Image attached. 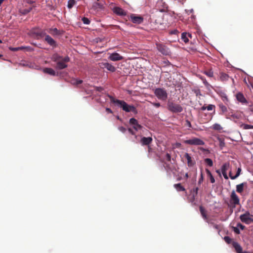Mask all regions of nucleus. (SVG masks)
Returning a JSON list of instances; mask_svg holds the SVG:
<instances>
[{
    "instance_id": "nucleus-1",
    "label": "nucleus",
    "mask_w": 253,
    "mask_h": 253,
    "mask_svg": "<svg viewBox=\"0 0 253 253\" xmlns=\"http://www.w3.org/2000/svg\"><path fill=\"white\" fill-rule=\"evenodd\" d=\"M112 103L121 108L126 112H131L134 114H136L137 112L136 108L133 105H128L124 100L116 99L112 97Z\"/></svg>"
},
{
    "instance_id": "nucleus-2",
    "label": "nucleus",
    "mask_w": 253,
    "mask_h": 253,
    "mask_svg": "<svg viewBox=\"0 0 253 253\" xmlns=\"http://www.w3.org/2000/svg\"><path fill=\"white\" fill-rule=\"evenodd\" d=\"M29 35L31 37L39 40L42 38L44 36L45 33L42 32L39 28H35L29 31Z\"/></svg>"
},
{
    "instance_id": "nucleus-3",
    "label": "nucleus",
    "mask_w": 253,
    "mask_h": 253,
    "mask_svg": "<svg viewBox=\"0 0 253 253\" xmlns=\"http://www.w3.org/2000/svg\"><path fill=\"white\" fill-rule=\"evenodd\" d=\"M154 93L160 100L165 101L168 98V93L164 88H157L155 89Z\"/></svg>"
},
{
    "instance_id": "nucleus-4",
    "label": "nucleus",
    "mask_w": 253,
    "mask_h": 253,
    "mask_svg": "<svg viewBox=\"0 0 253 253\" xmlns=\"http://www.w3.org/2000/svg\"><path fill=\"white\" fill-rule=\"evenodd\" d=\"M183 143L186 144L196 146L204 145L205 144L203 140L197 137H192L190 139L184 140Z\"/></svg>"
},
{
    "instance_id": "nucleus-5",
    "label": "nucleus",
    "mask_w": 253,
    "mask_h": 253,
    "mask_svg": "<svg viewBox=\"0 0 253 253\" xmlns=\"http://www.w3.org/2000/svg\"><path fill=\"white\" fill-rule=\"evenodd\" d=\"M168 107L169 110L172 113H180L183 111L182 107L179 104H175L173 102H169Z\"/></svg>"
},
{
    "instance_id": "nucleus-6",
    "label": "nucleus",
    "mask_w": 253,
    "mask_h": 253,
    "mask_svg": "<svg viewBox=\"0 0 253 253\" xmlns=\"http://www.w3.org/2000/svg\"><path fill=\"white\" fill-rule=\"evenodd\" d=\"M70 61V58L67 56L56 63V68L59 70H62L67 67V63Z\"/></svg>"
},
{
    "instance_id": "nucleus-7",
    "label": "nucleus",
    "mask_w": 253,
    "mask_h": 253,
    "mask_svg": "<svg viewBox=\"0 0 253 253\" xmlns=\"http://www.w3.org/2000/svg\"><path fill=\"white\" fill-rule=\"evenodd\" d=\"M250 216V212L249 211H247L245 213L240 215V219L243 222L249 224L253 222V219Z\"/></svg>"
},
{
    "instance_id": "nucleus-8",
    "label": "nucleus",
    "mask_w": 253,
    "mask_h": 253,
    "mask_svg": "<svg viewBox=\"0 0 253 253\" xmlns=\"http://www.w3.org/2000/svg\"><path fill=\"white\" fill-rule=\"evenodd\" d=\"M129 19L135 24H140L143 22V17L137 15L135 14H131L129 16Z\"/></svg>"
},
{
    "instance_id": "nucleus-9",
    "label": "nucleus",
    "mask_w": 253,
    "mask_h": 253,
    "mask_svg": "<svg viewBox=\"0 0 253 253\" xmlns=\"http://www.w3.org/2000/svg\"><path fill=\"white\" fill-rule=\"evenodd\" d=\"M45 39L44 41L51 46L54 48L57 46V44L56 42V41L49 35H46L45 33L44 36Z\"/></svg>"
},
{
    "instance_id": "nucleus-10",
    "label": "nucleus",
    "mask_w": 253,
    "mask_h": 253,
    "mask_svg": "<svg viewBox=\"0 0 253 253\" xmlns=\"http://www.w3.org/2000/svg\"><path fill=\"white\" fill-rule=\"evenodd\" d=\"M157 48L163 55H167L169 54V49L165 45L161 43L156 44Z\"/></svg>"
},
{
    "instance_id": "nucleus-11",
    "label": "nucleus",
    "mask_w": 253,
    "mask_h": 253,
    "mask_svg": "<svg viewBox=\"0 0 253 253\" xmlns=\"http://www.w3.org/2000/svg\"><path fill=\"white\" fill-rule=\"evenodd\" d=\"M47 32L53 36L62 35L64 32L63 31L59 30L56 28H49L47 30Z\"/></svg>"
},
{
    "instance_id": "nucleus-12",
    "label": "nucleus",
    "mask_w": 253,
    "mask_h": 253,
    "mask_svg": "<svg viewBox=\"0 0 253 253\" xmlns=\"http://www.w3.org/2000/svg\"><path fill=\"white\" fill-rule=\"evenodd\" d=\"M198 191H186V194L189 201L193 202L195 200V196L197 195Z\"/></svg>"
},
{
    "instance_id": "nucleus-13",
    "label": "nucleus",
    "mask_w": 253,
    "mask_h": 253,
    "mask_svg": "<svg viewBox=\"0 0 253 253\" xmlns=\"http://www.w3.org/2000/svg\"><path fill=\"white\" fill-rule=\"evenodd\" d=\"M237 100L243 104H247L248 103L247 100L245 98L243 94L241 92H238L236 95Z\"/></svg>"
},
{
    "instance_id": "nucleus-14",
    "label": "nucleus",
    "mask_w": 253,
    "mask_h": 253,
    "mask_svg": "<svg viewBox=\"0 0 253 253\" xmlns=\"http://www.w3.org/2000/svg\"><path fill=\"white\" fill-rule=\"evenodd\" d=\"M113 12L119 16H125L126 15V11L122 8L115 7L113 8Z\"/></svg>"
},
{
    "instance_id": "nucleus-15",
    "label": "nucleus",
    "mask_w": 253,
    "mask_h": 253,
    "mask_svg": "<svg viewBox=\"0 0 253 253\" xmlns=\"http://www.w3.org/2000/svg\"><path fill=\"white\" fill-rule=\"evenodd\" d=\"M184 157L187 160V165L188 167H192L195 164V162L192 160L191 157L188 153H186Z\"/></svg>"
},
{
    "instance_id": "nucleus-16",
    "label": "nucleus",
    "mask_w": 253,
    "mask_h": 253,
    "mask_svg": "<svg viewBox=\"0 0 253 253\" xmlns=\"http://www.w3.org/2000/svg\"><path fill=\"white\" fill-rule=\"evenodd\" d=\"M152 141V138L151 137H143L140 140V142L142 145H148L151 143Z\"/></svg>"
},
{
    "instance_id": "nucleus-17",
    "label": "nucleus",
    "mask_w": 253,
    "mask_h": 253,
    "mask_svg": "<svg viewBox=\"0 0 253 253\" xmlns=\"http://www.w3.org/2000/svg\"><path fill=\"white\" fill-rule=\"evenodd\" d=\"M231 203L234 205L239 204V199L235 194L234 191H233L231 196Z\"/></svg>"
},
{
    "instance_id": "nucleus-18",
    "label": "nucleus",
    "mask_w": 253,
    "mask_h": 253,
    "mask_svg": "<svg viewBox=\"0 0 253 253\" xmlns=\"http://www.w3.org/2000/svg\"><path fill=\"white\" fill-rule=\"evenodd\" d=\"M232 245L233 247L235 248L237 253H242L244 252L242 251V248L237 242H233Z\"/></svg>"
},
{
    "instance_id": "nucleus-19",
    "label": "nucleus",
    "mask_w": 253,
    "mask_h": 253,
    "mask_svg": "<svg viewBox=\"0 0 253 253\" xmlns=\"http://www.w3.org/2000/svg\"><path fill=\"white\" fill-rule=\"evenodd\" d=\"M123 59L122 56L116 52L112 53V61H119Z\"/></svg>"
},
{
    "instance_id": "nucleus-20",
    "label": "nucleus",
    "mask_w": 253,
    "mask_h": 253,
    "mask_svg": "<svg viewBox=\"0 0 253 253\" xmlns=\"http://www.w3.org/2000/svg\"><path fill=\"white\" fill-rule=\"evenodd\" d=\"M43 71L44 73L48 74L49 75H52V76H55L56 73L55 71L52 69V68H45L43 69Z\"/></svg>"
},
{
    "instance_id": "nucleus-21",
    "label": "nucleus",
    "mask_w": 253,
    "mask_h": 253,
    "mask_svg": "<svg viewBox=\"0 0 253 253\" xmlns=\"http://www.w3.org/2000/svg\"><path fill=\"white\" fill-rule=\"evenodd\" d=\"M230 164L229 162H226L223 164L221 168V172H227V171L230 168Z\"/></svg>"
},
{
    "instance_id": "nucleus-22",
    "label": "nucleus",
    "mask_w": 253,
    "mask_h": 253,
    "mask_svg": "<svg viewBox=\"0 0 253 253\" xmlns=\"http://www.w3.org/2000/svg\"><path fill=\"white\" fill-rule=\"evenodd\" d=\"M206 171L207 174L208 178L210 180L211 183H213L215 182V179L211 173L208 169H206Z\"/></svg>"
},
{
    "instance_id": "nucleus-23",
    "label": "nucleus",
    "mask_w": 253,
    "mask_h": 253,
    "mask_svg": "<svg viewBox=\"0 0 253 253\" xmlns=\"http://www.w3.org/2000/svg\"><path fill=\"white\" fill-rule=\"evenodd\" d=\"M63 58V57L60 56L59 54L57 53H55L52 56V60L53 61L57 63L58 61H59Z\"/></svg>"
},
{
    "instance_id": "nucleus-24",
    "label": "nucleus",
    "mask_w": 253,
    "mask_h": 253,
    "mask_svg": "<svg viewBox=\"0 0 253 253\" xmlns=\"http://www.w3.org/2000/svg\"><path fill=\"white\" fill-rule=\"evenodd\" d=\"M188 36L189 37H191V35L190 34H187L186 33H183L182 34H181V39L183 40V41L185 42V43H187L189 41V40L187 38V36Z\"/></svg>"
},
{
    "instance_id": "nucleus-25",
    "label": "nucleus",
    "mask_w": 253,
    "mask_h": 253,
    "mask_svg": "<svg viewBox=\"0 0 253 253\" xmlns=\"http://www.w3.org/2000/svg\"><path fill=\"white\" fill-rule=\"evenodd\" d=\"M220 79L221 81H226L228 80L229 76L224 73H220Z\"/></svg>"
},
{
    "instance_id": "nucleus-26",
    "label": "nucleus",
    "mask_w": 253,
    "mask_h": 253,
    "mask_svg": "<svg viewBox=\"0 0 253 253\" xmlns=\"http://www.w3.org/2000/svg\"><path fill=\"white\" fill-rule=\"evenodd\" d=\"M199 209H200V212H201L203 217L205 219H207L208 218H207V215L206 213V211L205 210L204 208L202 206H200Z\"/></svg>"
},
{
    "instance_id": "nucleus-27",
    "label": "nucleus",
    "mask_w": 253,
    "mask_h": 253,
    "mask_svg": "<svg viewBox=\"0 0 253 253\" xmlns=\"http://www.w3.org/2000/svg\"><path fill=\"white\" fill-rule=\"evenodd\" d=\"M211 128L215 130L218 131H220L222 129V127L218 124H213L211 126Z\"/></svg>"
},
{
    "instance_id": "nucleus-28",
    "label": "nucleus",
    "mask_w": 253,
    "mask_h": 253,
    "mask_svg": "<svg viewBox=\"0 0 253 253\" xmlns=\"http://www.w3.org/2000/svg\"><path fill=\"white\" fill-rule=\"evenodd\" d=\"M164 166L168 172L172 171L173 170V169L170 167V164H169L165 163L164 164Z\"/></svg>"
},
{
    "instance_id": "nucleus-29",
    "label": "nucleus",
    "mask_w": 253,
    "mask_h": 253,
    "mask_svg": "<svg viewBox=\"0 0 253 253\" xmlns=\"http://www.w3.org/2000/svg\"><path fill=\"white\" fill-rule=\"evenodd\" d=\"M75 4H76L75 0H69V1L68 2L67 7H68V8L71 9L73 7V6Z\"/></svg>"
},
{
    "instance_id": "nucleus-30",
    "label": "nucleus",
    "mask_w": 253,
    "mask_h": 253,
    "mask_svg": "<svg viewBox=\"0 0 253 253\" xmlns=\"http://www.w3.org/2000/svg\"><path fill=\"white\" fill-rule=\"evenodd\" d=\"M25 47L24 46H21V47H9V49L10 50L12 51H17L18 50H21L25 49Z\"/></svg>"
},
{
    "instance_id": "nucleus-31",
    "label": "nucleus",
    "mask_w": 253,
    "mask_h": 253,
    "mask_svg": "<svg viewBox=\"0 0 253 253\" xmlns=\"http://www.w3.org/2000/svg\"><path fill=\"white\" fill-rule=\"evenodd\" d=\"M34 7L33 6H32V7H30L28 8H25V9H22L21 10V12L23 14H28L29 12H30L32 9H33V7Z\"/></svg>"
},
{
    "instance_id": "nucleus-32",
    "label": "nucleus",
    "mask_w": 253,
    "mask_h": 253,
    "mask_svg": "<svg viewBox=\"0 0 253 253\" xmlns=\"http://www.w3.org/2000/svg\"><path fill=\"white\" fill-rule=\"evenodd\" d=\"M219 107L223 113H224L227 111V107L222 104H219Z\"/></svg>"
},
{
    "instance_id": "nucleus-33",
    "label": "nucleus",
    "mask_w": 253,
    "mask_h": 253,
    "mask_svg": "<svg viewBox=\"0 0 253 253\" xmlns=\"http://www.w3.org/2000/svg\"><path fill=\"white\" fill-rule=\"evenodd\" d=\"M205 162L210 167L213 166V162L211 159L210 158H206L205 159Z\"/></svg>"
},
{
    "instance_id": "nucleus-34",
    "label": "nucleus",
    "mask_w": 253,
    "mask_h": 253,
    "mask_svg": "<svg viewBox=\"0 0 253 253\" xmlns=\"http://www.w3.org/2000/svg\"><path fill=\"white\" fill-rule=\"evenodd\" d=\"M246 183H242L240 184H238L236 186V190H243L245 188V185H246Z\"/></svg>"
},
{
    "instance_id": "nucleus-35",
    "label": "nucleus",
    "mask_w": 253,
    "mask_h": 253,
    "mask_svg": "<svg viewBox=\"0 0 253 253\" xmlns=\"http://www.w3.org/2000/svg\"><path fill=\"white\" fill-rule=\"evenodd\" d=\"M219 140V145L220 147L222 149L223 147L225 146V142L223 139L221 138H218Z\"/></svg>"
},
{
    "instance_id": "nucleus-36",
    "label": "nucleus",
    "mask_w": 253,
    "mask_h": 253,
    "mask_svg": "<svg viewBox=\"0 0 253 253\" xmlns=\"http://www.w3.org/2000/svg\"><path fill=\"white\" fill-rule=\"evenodd\" d=\"M174 187L178 190H185L180 183L175 184Z\"/></svg>"
},
{
    "instance_id": "nucleus-37",
    "label": "nucleus",
    "mask_w": 253,
    "mask_h": 253,
    "mask_svg": "<svg viewBox=\"0 0 253 253\" xmlns=\"http://www.w3.org/2000/svg\"><path fill=\"white\" fill-rule=\"evenodd\" d=\"M137 122H138L137 120L134 118H131L129 120V124L133 126H134V125H136Z\"/></svg>"
},
{
    "instance_id": "nucleus-38",
    "label": "nucleus",
    "mask_w": 253,
    "mask_h": 253,
    "mask_svg": "<svg viewBox=\"0 0 253 253\" xmlns=\"http://www.w3.org/2000/svg\"><path fill=\"white\" fill-rule=\"evenodd\" d=\"M82 83H83L82 80L75 79L73 81L72 84H74L78 85V84H81Z\"/></svg>"
},
{
    "instance_id": "nucleus-39",
    "label": "nucleus",
    "mask_w": 253,
    "mask_h": 253,
    "mask_svg": "<svg viewBox=\"0 0 253 253\" xmlns=\"http://www.w3.org/2000/svg\"><path fill=\"white\" fill-rule=\"evenodd\" d=\"M241 171V169L240 168H239L237 169V171L236 175L234 176V177H232V179H235L237 177H238L239 176V175L240 174Z\"/></svg>"
},
{
    "instance_id": "nucleus-40",
    "label": "nucleus",
    "mask_w": 253,
    "mask_h": 253,
    "mask_svg": "<svg viewBox=\"0 0 253 253\" xmlns=\"http://www.w3.org/2000/svg\"><path fill=\"white\" fill-rule=\"evenodd\" d=\"M82 20L84 24H89L90 22L87 18L84 17L82 18Z\"/></svg>"
},
{
    "instance_id": "nucleus-41",
    "label": "nucleus",
    "mask_w": 253,
    "mask_h": 253,
    "mask_svg": "<svg viewBox=\"0 0 253 253\" xmlns=\"http://www.w3.org/2000/svg\"><path fill=\"white\" fill-rule=\"evenodd\" d=\"M200 78L203 81L204 84L206 86H208L209 85V84L208 83V82L207 81L206 79L204 77H203L202 76H200Z\"/></svg>"
},
{
    "instance_id": "nucleus-42",
    "label": "nucleus",
    "mask_w": 253,
    "mask_h": 253,
    "mask_svg": "<svg viewBox=\"0 0 253 253\" xmlns=\"http://www.w3.org/2000/svg\"><path fill=\"white\" fill-rule=\"evenodd\" d=\"M133 127L135 130H138L140 129L142 127V126H141V125L138 124L137 122L136 125H134L133 126Z\"/></svg>"
},
{
    "instance_id": "nucleus-43",
    "label": "nucleus",
    "mask_w": 253,
    "mask_h": 253,
    "mask_svg": "<svg viewBox=\"0 0 253 253\" xmlns=\"http://www.w3.org/2000/svg\"><path fill=\"white\" fill-rule=\"evenodd\" d=\"M215 108V105H212V104H210L208 106H207V109L208 111L212 110L213 109H214Z\"/></svg>"
},
{
    "instance_id": "nucleus-44",
    "label": "nucleus",
    "mask_w": 253,
    "mask_h": 253,
    "mask_svg": "<svg viewBox=\"0 0 253 253\" xmlns=\"http://www.w3.org/2000/svg\"><path fill=\"white\" fill-rule=\"evenodd\" d=\"M224 240L227 244H230L232 242V239L228 236L224 237Z\"/></svg>"
},
{
    "instance_id": "nucleus-45",
    "label": "nucleus",
    "mask_w": 253,
    "mask_h": 253,
    "mask_svg": "<svg viewBox=\"0 0 253 253\" xmlns=\"http://www.w3.org/2000/svg\"><path fill=\"white\" fill-rule=\"evenodd\" d=\"M205 74L209 77H212L213 76V72L211 71H206L205 72Z\"/></svg>"
},
{
    "instance_id": "nucleus-46",
    "label": "nucleus",
    "mask_w": 253,
    "mask_h": 253,
    "mask_svg": "<svg viewBox=\"0 0 253 253\" xmlns=\"http://www.w3.org/2000/svg\"><path fill=\"white\" fill-rule=\"evenodd\" d=\"M233 231H234L235 233H236L237 234H239L240 233V231L237 227H234Z\"/></svg>"
},
{
    "instance_id": "nucleus-47",
    "label": "nucleus",
    "mask_w": 253,
    "mask_h": 253,
    "mask_svg": "<svg viewBox=\"0 0 253 253\" xmlns=\"http://www.w3.org/2000/svg\"><path fill=\"white\" fill-rule=\"evenodd\" d=\"M237 227L238 228V227L240 228L242 230H244L245 228V226L244 225H243V224H242L241 223H238L237 224Z\"/></svg>"
},
{
    "instance_id": "nucleus-48",
    "label": "nucleus",
    "mask_w": 253,
    "mask_h": 253,
    "mask_svg": "<svg viewBox=\"0 0 253 253\" xmlns=\"http://www.w3.org/2000/svg\"><path fill=\"white\" fill-rule=\"evenodd\" d=\"M166 159L168 162H170L171 161V156L169 154L167 153L166 155Z\"/></svg>"
},
{
    "instance_id": "nucleus-49",
    "label": "nucleus",
    "mask_w": 253,
    "mask_h": 253,
    "mask_svg": "<svg viewBox=\"0 0 253 253\" xmlns=\"http://www.w3.org/2000/svg\"><path fill=\"white\" fill-rule=\"evenodd\" d=\"M193 9H189V10H187V9H186L185 10V12L186 13L188 14V15H189L190 14H192L193 12Z\"/></svg>"
},
{
    "instance_id": "nucleus-50",
    "label": "nucleus",
    "mask_w": 253,
    "mask_h": 253,
    "mask_svg": "<svg viewBox=\"0 0 253 253\" xmlns=\"http://www.w3.org/2000/svg\"><path fill=\"white\" fill-rule=\"evenodd\" d=\"M185 125L186 126H188L189 127H192V126H191V123L188 120H186V124Z\"/></svg>"
},
{
    "instance_id": "nucleus-51",
    "label": "nucleus",
    "mask_w": 253,
    "mask_h": 253,
    "mask_svg": "<svg viewBox=\"0 0 253 253\" xmlns=\"http://www.w3.org/2000/svg\"><path fill=\"white\" fill-rule=\"evenodd\" d=\"M222 100L226 102H228V99L227 98V97L226 96H223L222 97Z\"/></svg>"
},
{
    "instance_id": "nucleus-52",
    "label": "nucleus",
    "mask_w": 253,
    "mask_h": 253,
    "mask_svg": "<svg viewBox=\"0 0 253 253\" xmlns=\"http://www.w3.org/2000/svg\"><path fill=\"white\" fill-rule=\"evenodd\" d=\"M152 104L157 108H159L161 106L160 103H153Z\"/></svg>"
},
{
    "instance_id": "nucleus-53",
    "label": "nucleus",
    "mask_w": 253,
    "mask_h": 253,
    "mask_svg": "<svg viewBox=\"0 0 253 253\" xmlns=\"http://www.w3.org/2000/svg\"><path fill=\"white\" fill-rule=\"evenodd\" d=\"M221 173L223 174V176L225 179H228V177L227 176V172H221Z\"/></svg>"
},
{
    "instance_id": "nucleus-54",
    "label": "nucleus",
    "mask_w": 253,
    "mask_h": 253,
    "mask_svg": "<svg viewBox=\"0 0 253 253\" xmlns=\"http://www.w3.org/2000/svg\"><path fill=\"white\" fill-rule=\"evenodd\" d=\"M195 93L196 96L202 95L200 90H196L195 91Z\"/></svg>"
},
{
    "instance_id": "nucleus-55",
    "label": "nucleus",
    "mask_w": 253,
    "mask_h": 253,
    "mask_svg": "<svg viewBox=\"0 0 253 253\" xmlns=\"http://www.w3.org/2000/svg\"><path fill=\"white\" fill-rule=\"evenodd\" d=\"M106 67L108 70L111 71V65L109 63H107Z\"/></svg>"
},
{
    "instance_id": "nucleus-56",
    "label": "nucleus",
    "mask_w": 253,
    "mask_h": 253,
    "mask_svg": "<svg viewBox=\"0 0 253 253\" xmlns=\"http://www.w3.org/2000/svg\"><path fill=\"white\" fill-rule=\"evenodd\" d=\"M216 172L220 176H221V171L220 169H217L216 170Z\"/></svg>"
},
{
    "instance_id": "nucleus-57",
    "label": "nucleus",
    "mask_w": 253,
    "mask_h": 253,
    "mask_svg": "<svg viewBox=\"0 0 253 253\" xmlns=\"http://www.w3.org/2000/svg\"><path fill=\"white\" fill-rule=\"evenodd\" d=\"M128 131L132 135H134V132H133V131L132 130V129L130 128H128Z\"/></svg>"
},
{
    "instance_id": "nucleus-58",
    "label": "nucleus",
    "mask_w": 253,
    "mask_h": 253,
    "mask_svg": "<svg viewBox=\"0 0 253 253\" xmlns=\"http://www.w3.org/2000/svg\"><path fill=\"white\" fill-rule=\"evenodd\" d=\"M27 2L28 3H29L30 4H33L35 2V1L31 0H27Z\"/></svg>"
},
{
    "instance_id": "nucleus-59",
    "label": "nucleus",
    "mask_w": 253,
    "mask_h": 253,
    "mask_svg": "<svg viewBox=\"0 0 253 253\" xmlns=\"http://www.w3.org/2000/svg\"><path fill=\"white\" fill-rule=\"evenodd\" d=\"M178 33L177 30H174L173 31L170 32L171 34H176Z\"/></svg>"
},
{
    "instance_id": "nucleus-60",
    "label": "nucleus",
    "mask_w": 253,
    "mask_h": 253,
    "mask_svg": "<svg viewBox=\"0 0 253 253\" xmlns=\"http://www.w3.org/2000/svg\"><path fill=\"white\" fill-rule=\"evenodd\" d=\"M201 178H200V179H199V183H201V182L202 181H203V174H202V173H201Z\"/></svg>"
},
{
    "instance_id": "nucleus-61",
    "label": "nucleus",
    "mask_w": 253,
    "mask_h": 253,
    "mask_svg": "<svg viewBox=\"0 0 253 253\" xmlns=\"http://www.w3.org/2000/svg\"><path fill=\"white\" fill-rule=\"evenodd\" d=\"M213 227L215 229H216L217 230H218L219 229V226L218 225H216V224H214L213 225Z\"/></svg>"
},
{
    "instance_id": "nucleus-62",
    "label": "nucleus",
    "mask_w": 253,
    "mask_h": 253,
    "mask_svg": "<svg viewBox=\"0 0 253 253\" xmlns=\"http://www.w3.org/2000/svg\"><path fill=\"white\" fill-rule=\"evenodd\" d=\"M207 109V106H206L205 105H204L202 108H201V110H203V111H204L205 110Z\"/></svg>"
},
{
    "instance_id": "nucleus-63",
    "label": "nucleus",
    "mask_w": 253,
    "mask_h": 253,
    "mask_svg": "<svg viewBox=\"0 0 253 253\" xmlns=\"http://www.w3.org/2000/svg\"><path fill=\"white\" fill-rule=\"evenodd\" d=\"M188 177H189V175H188V173L187 172L185 174L184 178L185 179H187Z\"/></svg>"
},
{
    "instance_id": "nucleus-64",
    "label": "nucleus",
    "mask_w": 253,
    "mask_h": 253,
    "mask_svg": "<svg viewBox=\"0 0 253 253\" xmlns=\"http://www.w3.org/2000/svg\"><path fill=\"white\" fill-rule=\"evenodd\" d=\"M229 175L231 179H232V177H234V176L232 175V172L231 171L229 172Z\"/></svg>"
}]
</instances>
